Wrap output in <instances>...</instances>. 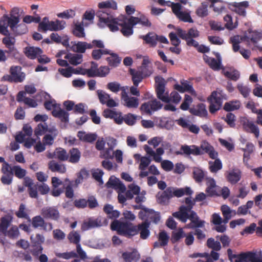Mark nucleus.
Instances as JSON below:
<instances>
[{"label": "nucleus", "mask_w": 262, "mask_h": 262, "mask_svg": "<svg viewBox=\"0 0 262 262\" xmlns=\"http://www.w3.org/2000/svg\"><path fill=\"white\" fill-rule=\"evenodd\" d=\"M149 223L146 221L135 225L128 221L122 222L115 220L111 224V230L117 231L119 235L131 238L139 233L140 238L142 239H146L149 236Z\"/></svg>", "instance_id": "obj_1"}, {"label": "nucleus", "mask_w": 262, "mask_h": 262, "mask_svg": "<svg viewBox=\"0 0 262 262\" xmlns=\"http://www.w3.org/2000/svg\"><path fill=\"white\" fill-rule=\"evenodd\" d=\"M199 31L196 29L192 28L186 31L180 28H177L176 29V32H170L168 36L173 46L180 45L181 40L178 38L179 37L186 41L188 46L194 47L196 48L199 52L202 53L209 52L210 51L209 47L203 45H199L198 42L193 39V38L199 37Z\"/></svg>", "instance_id": "obj_2"}, {"label": "nucleus", "mask_w": 262, "mask_h": 262, "mask_svg": "<svg viewBox=\"0 0 262 262\" xmlns=\"http://www.w3.org/2000/svg\"><path fill=\"white\" fill-rule=\"evenodd\" d=\"M192 205L185 206L184 205L180 206L178 211L173 212L172 216L179 220L182 223H185L188 220L190 222L186 225V228L189 229H198L205 227V222L201 220L197 213L192 210Z\"/></svg>", "instance_id": "obj_3"}, {"label": "nucleus", "mask_w": 262, "mask_h": 262, "mask_svg": "<svg viewBox=\"0 0 262 262\" xmlns=\"http://www.w3.org/2000/svg\"><path fill=\"white\" fill-rule=\"evenodd\" d=\"M156 84L155 90L157 98L162 101L168 103L170 101L173 103L178 104L181 99V97L179 94L173 91L170 93V97L168 92H165V85L166 81L161 76H158L155 78Z\"/></svg>", "instance_id": "obj_4"}, {"label": "nucleus", "mask_w": 262, "mask_h": 262, "mask_svg": "<svg viewBox=\"0 0 262 262\" xmlns=\"http://www.w3.org/2000/svg\"><path fill=\"white\" fill-rule=\"evenodd\" d=\"M96 15L99 18L100 23H104L112 32L119 30L118 26H120L121 24L118 23V19L114 18L109 11H98L96 13Z\"/></svg>", "instance_id": "obj_5"}, {"label": "nucleus", "mask_w": 262, "mask_h": 262, "mask_svg": "<svg viewBox=\"0 0 262 262\" xmlns=\"http://www.w3.org/2000/svg\"><path fill=\"white\" fill-rule=\"evenodd\" d=\"M174 154L176 155L185 156H188L190 155L197 156L204 154V152L201 148V146L199 147L195 145H188L184 144L181 145L180 150L175 151Z\"/></svg>", "instance_id": "obj_6"}, {"label": "nucleus", "mask_w": 262, "mask_h": 262, "mask_svg": "<svg viewBox=\"0 0 262 262\" xmlns=\"http://www.w3.org/2000/svg\"><path fill=\"white\" fill-rule=\"evenodd\" d=\"M163 106V104L156 99H154L148 102H144L140 106V111L142 114L151 115L152 112L160 110Z\"/></svg>", "instance_id": "obj_7"}, {"label": "nucleus", "mask_w": 262, "mask_h": 262, "mask_svg": "<svg viewBox=\"0 0 262 262\" xmlns=\"http://www.w3.org/2000/svg\"><path fill=\"white\" fill-rule=\"evenodd\" d=\"M44 219L43 216L36 215L32 217L30 222H31L32 226L35 229H42L45 231H51L53 229L52 224L46 222Z\"/></svg>", "instance_id": "obj_8"}, {"label": "nucleus", "mask_w": 262, "mask_h": 262, "mask_svg": "<svg viewBox=\"0 0 262 262\" xmlns=\"http://www.w3.org/2000/svg\"><path fill=\"white\" fill-rule=\"evenodd\" d=\"M208 101L210 102L209 110L210 113L214 114L221 108L222 99L218 96L216 91L212 92L211 95L208 98Z\"/></svg>", "instance_id": "obj_9"}, {"label": "nucleus", "mask_w": 262, "mask_h": 262, "mask_svg": "<svg viewBox=\"0 0 262 262\" xmlns=\"http://www.w3.org/2000/svg\"><path fill=\"white\" fill-rule=\"evenodd\" d=\"M41 214L46 219L58 221L60 218L59 210L55 206L42 208L41 210Z\"/></svg>", "instance_id": "obj_10"}, {"label": "nucleus", "mask_w": 262, "mask_h": 262, "mask_svg": "<svg viewBox=\"0 0 262 262\" xmlns=\"http://www.w3.org/2000/svg\"><path fill=\"white\" fill-rule=\"evenodd\" d=\"M24 184L28 188L29 196L31 198L38 199V182L35 183L31 178L26 177L24 178Z\"/></svg>", "instance_id": "obj_11"}, {"label": "nucleus", "mask_w": 262, "mask_h": 262, "mask_svg": "<svg viewBox=\"0 0 262 262\" xmlns=\"http://www.w3.org/2000/svg\"><path fill=\"white\" fill-rule=\"evenodd\" d=\"M257 253L256 251L242 252L238 254L235 262H257L256 260Z\"/></svg>", "instance_id": "obj_12"}, {"label": "nucleus", "mask_w": 262, "mask_h": 262, "mask_svg": "<svg viewBox=\"0 0 262 262\" xmlns=\"http://www.w3.org/2000/svg\"><path fill=\"white\" fill-rule=\"evenodd\" d=\"M242 123L245 131L254 134L256 138L258 137L259 135V128L253 121L247 118H244L242 120Z\"/></svg>", "instance_id": "obj_13"}, {"label": "nucleus", "mask_w": 262, "mask_h": 262, "mask_svg": "<svg viewBox=\"0 0 262 262\" xmlns=\"http://www.w3.org/2000/svg\"><path fill=\"white\" fill-rule=\"evenodd\" d=\"M121 99L124 102V105L128 108H137L139 105V99L134 97H129L125 89L122 88Z\"/></svg>", "instance_id": "obj_14"}, {"label": "nucleus", "mask_w": 262, "mask_h": 262, "mask_svg": "<svg viewBox=\"0 0 262 262\" xmlns=\"http://www.w3.org/2000/svg\"><path fill=\"white\" fill-rule=\"evenodd\" d=\"M158 35L154 32H149L146 35L139 36V38L143 39V44L154 48L158 43Z\"/></svg>", "instance_id": "obj_15"}, {"label": "nucleus", "mask_w": 262, "mask_h": 262, "mask_svg": "<svg viewBox=\"0 0 262 262\" xmlns=\"http://www.w3.org/2000/svg\"><path fill=\"white\" fill-rule=\"evenodd\" d=\"M138 71L145 77H149L152 74L153 68L148 57L144 58Z\"/></svg>", "instance_id": "obj_16"}, {"label": "nucleus", "mask_w": 262, "mask_h": 262, "mask_svg": "<svg viewBox=\"0 0 262 262\" xmlns=\"http://www.w3.org/2000/svg\"><path fill=\"white\" fill-rule=\"evenodd\" d=\"M248 6V2L244 1L241 3H234L233 4H229V8L239 15L245 16L246 14L245 9Z\"/></svg>", "instance_id": "obj_17"}, {"label": "nucleus", "mask_w": 262, "mask_h": 262, "mask_svg": "<svg viewBox=\"0 0 262 262\" xmlns=\"http://www.w3.org/2000/svg\"><path fill=\"white\" fill-rule=\"evenodd\" d=\"M21 68L20 66H12L10 69V73L13 76L15 83L22 82L26 75L24 72H20Z\"/></svg>", "instance_id": "obj_18"}, {"label": "nucleus", "mask_w": 262, "mask_h": 262, "mask_svg": "<svg viewBox=\"0 0 262 262\" xmlns=\"http://www.w3.org/2000/svg\"><path fill=\"white\" fill-rule=\"evenodd\" d=\"M171 190L170 187H169L162 193L159 192L157 196L158 203L162 205H167L169 200L172 198Z\"/></svg>", "instance_id": "obj_19"}, {"label": "nucleus", "mask_w": 262, "mask_h": 262, "mask_svg": "<svg viewBox=\"0 0 262 262\" xmlns=\"http://www.w3.org/2000/svg\"><path fill=\"white\" fill-rule=\"evenodd\" d=\"M103 225V223L100 218L96 219H89L87 221H84L81 225V230L86 231L92 228L100 227Z\"/></svg>", "instance_id": "obj_20"}, {"label": "nucleus", "mask_w": 262, "mask_h": 262, "mask_svg": "<svg viewBox=\"0 0 262 262\" xmlns=\"http://www.w3.org/2000/svg\"><path fill=\"white\" fill-rule=\"evenodd\" d=\"M177 123L182 127L183 128H188L189 131L191 133L197 134L200 131V128L196 125L190 124L188 123V121L186 120L183 118H180L176 120Z\"/></svg>", "instance_id": "obj_21"}, {"label": "nucleus", "mask_w": 262, "mask_h": 262, "mask_svg": "<svg viewBox=\"0 0 262 262\" xmlns=\"http://www.w3.org/2000/svg\"><path fill=\"white\" fill-rule=\"evenodd\" d=\"M201 148L203 152L208 154L209 157L212 159H217L218 153L216 152L214 147L211 145L208 142L206 141H203L201 144Z\"/></svg>", "instance_id": "obj_22"}, {"label": "nucleus", "mask_w": 262, "mask_h": 262, "mask_svg": "<svg viewBox=\"0 0 262 262\" xmlns=\"http://www.w3.org/2000/svg\"><path fill=\"white\" fill-rule=\"evenodd\" d=\"M16 100L19 102H23L29 107H36L37 106V102L34 99L26 97V93L24 91H20L18 93Z\"/></svg>", "instance_id": "obj_23"}, {"label": "nucleus", "mask_w": 262, "mask_h": 262, "mask_svg": "<svg viewBox=\"0 0 262 262\" xmlns=\"http://www.w3.org/2000/svg\"><path fill=\"white\" fill-rule=\"evenodd\" d=\"M48 168L52 172L64 173L67 168L64 164L57 162L55 160L50 161L48 163Z\"/></svg>", "instance_id": "obj_24"}, {"label": "nucleus", "mask_w": 262, "mask_h": 262, "mask_svg": "<svg viewBox=\"0 0 262 262\" xmlns=\"http://www.w3.org/2000/svg\"><path fill=\"white\" fill-rule=\"evenodd\" d=\"M52 115L60 119L63 122L69 121V114L68 112L60 108V105H58L56 109H54L52 112Z\"/></svg>", "instance_id": "obj_25"}, {"label": "nucleus", "mask_w": 262, "mask_h": 262, "mask_svg": "<svg viewBox=\"0 0 262 262\" xmlns=\"http://www.w3.org/2000/svg\"><path fill=\"white\" fill-rule=\"evenodd\" d=\"M189 111L191 114L199 117L205 116L207 114L205 105L203 103H199L195 106L190 107Z\"/></svg>", "instance_id": "obj_26"}, {"label": "nucleus", "mask_w": 262, "mask_h": 262, "mask_svg": "<svg viewBox=\"0 0 262 262\" xmlns=\"http://www.w3.org/2000/svg\"><path fill=\"white\" fill-rule=\"evenodd\" d=\"M122 257L125 262H137L140 259V255L136 250H134L131 252H123Z\"/></svg>", "instance_id": "obj_27"}, {"label": "nucleus", "mask_w": 262, "mask_h": 262, "mask_svg": "<svg viewBox=\"0 0 262 262\" xmlns=\"http://www.w3.org/2000/svg\"><path fill=\"white\" fill-rule=\"evenodd\" d=\"M42 53V50L37 47H29L25 48V54L27 57L31 59H35L38 55Z\"/></svg>", "instance_id": "obj_28"}, {"label": "nucleus", "mask_w": 262, "mask_h": 262, "mask_svg": "<svg viewBox=\"0 0 262 262\" xmlns=\"http://www.w3.org/2000/svg\"><path fill=\"white\" fill-rule=\"evenodd\" d=\"M48 31H58L63 30L66 26V23L64 20L56 19L55 21H51L48 24Z\"/></svg>", "instance_id": "obj_29"}, {"label": "nucleus", "mask_w": 262, "mask_h": 262, "mask_svg": "<svg viewBox=\"0 0 262 262\" xmlns=\"http://www.w3.org/2000/svg\"><path fill=\"white\" fill-rule=\"evenodd\" d=\"M171 188V193L172 197L173 196L180 198L184 195V194L191 195L193 193V191L190 187H186L184 188H175L174 187H170Z\"/></svg>", "instance_id": "obj_30"}, {"label": "nucleus", "mask_w": 262, "mask_h": 262, "mask_svg": "<svg viewBox=\"0 0 262 262\" xmlns=\"http://www.w3.org/2000/svg\"><path fill=\"white\" fill-rule=\"evenodd\" d=\"M206 197L207 195L206 194L203 192H200L196 194L195 198L193 200H192V198L191 196L185 198L184 203L186 204L185 206H189V205H190L193 204V205H192V209L196 202L203 201L206 199Z\"/></svg>", "instance_id": "obj_31"}, {"label": "nucleus", "mask_w": 262, "mask_h": 262, "mask_svg": "<svg viewBox=\"0 0 262 262\" xmlns=\"http://www.w3.org/2000/svg\"><path fill=\"white\" fill-rule=\"evenodd\" d=\"M242 172L239 169H233L227 176V179L232 184L237 183L241 178Z\"/></svg>", "instance_id": "obj_32"}, {"label": "nucleus", "mask_w": 262, "mask_h": 262, "mask_svg": "<svg viewBox=\"0 0 262 262\" xmlns=\"http://www.w3.org/2000/svg\"><path fill=\"white\" fill-rule=\"evenodd\" d=\"M98 7L101 11H109L112 14L111 11L108 9H112L113 10H116L117 9V3L114 0H108L105 2L99 3L98 5Z\"/></svg>", "instance_id": "obj_33"}, {"label": "nucleus", "mask_w": 262, "mask_h": 262, "mask_svg": "<svg viewBox=\"0 0 262 262\" xmlns=\"http://www.w3.org/2000/svg\"><path fill=\"white\" fill-rule=\"evenodd\" d=\"M68 154H69V156L68 161L70 163L75 164L79 161L81 157V152L78 148H71L69 150Z\"/></svg>", "instance_id": "obj_34"}, {"label": "nucleus", "mask_w": 262, "mask_h": 262, "mask_svg": "<svg viewBox=\"0 0 262 262\" xmlns=\"http://www.w3.org/2000/svg\"><path fill=\"white\" fill-rule=\"evenodd\" d=\"M3 19L6 24L7 29L9 26L12 31L14 29V28L19 22V18L17 16H10L9 17L8 15L5 14L3 16Z\"/></svg>", "instance_id": "obj_35"}, {"label": "nucleus", "mask_w": 262, "mask_h": 262, "mask_svg": "<svg viewBox=\"0 0 262 262\" xmlns=\"http://www.w3.org/2000/svg\"><path fill=\"white\" fill-rule=\"evenodd\" d=\"M82 57L81 54L71 53H68L64 56V58L68 59L70 63L74 66L80 64L82 62Z\"/></svg>", "instance_id": "obj_36"}, {"label": "nucleus", "mask_w": 262, "mask_h": 262, "mask_svg": "<svg viewBox=\"0 0 262 262\" xmlns=\"http://www.w3.org/2000/svg\"><path fill=\"white\" fill-rule=\"evenodd\" d=\"M12 221V217L10 215H6L2 217L0 223V232L2 233L7 232L8 228Z\"/></svg>", "instance_id": "obj_37"}, {"label": "nucleus", "mask_w": 262, "mask_h": 262, "mask_svg": "<svg viewBox=\"0 0 262 262\" xmlns=\"http://www.w3.org/2000/svg\"><path fill=\"white\" fill-rule=\"evenodd\" d=\"M77 136L79 140L89 143H92L97 139V135L96 134H85L81 131L78 132Z\"/></svg>", "instance_id": "obj_38"}, {"label": "nucleus", "mask_w": 262, "mask_h": 262, "mask_svg": "<svg viewBox=\"0 0 262 262\" xmlns=\"http://www.w3.org/2000/svg\"><path fill=\"white\" fill-rule=\"evenodd\" d=\"M5 36L6 37L3 38L2 42L5 45L6 47L9 49L8 51L6 52L8 53L12 52L14 49L15 39L14 37L10 36L9 33V35Z\"/></svg>", "instance_id": "obj_39"}, {"label": "nucleus", "mask_w": 262, "mask_h": 262, "mask_svg": "<svg viewBox=\"0 0 262 262\" xmlns=\"http://www.w3.org/2000/svg\"><path fill=\"white\" fill-rule=\"evenodd\" d=\"M15 215L18 218L25 219L29 222L31 221L28 213V209L26 205L23 203L20 204L18 210L15 212Z\"/></svg>", "instance_id": "obj_40"}, {"label": "nucleus", "mask_w": 262, "mask_h": 262, "mask_svg": "<svg viewBox=\"0 0 262 262\" xmlns=\"http://www.w3.org/2000/svg\"><path fill=\"white\" fill-rule=\"evenodd\" d=\"M129 73L132 76L134 85L138 86L139 83L142 81L145 77L138 70L136 71L134 69H130Z\"/></svg>", "instance_id": "obj_41"}, {"label": "nucleus", "mask_w": 262, "mask_h": 262, "mask_svg": "<svg viewBox=\"0 0 262 262\" xmlns=\"http://www.w3.org/2000/svg\"><path fill=\"white\" fill-rule=\"evenodd\" d=\"M72 33L73 35L76 37L79 38L84 37L85 35V34L84 32L83 23L80 24H75L73 27Z\"/></svg>", "instance_id": "obj_42"}, {"label": "nucleus", "mask_w": 262, "mask_h": 262, "mask_svg": "<svg viewBox=\"0 0 262 262\" xmlns=\"http://www.w3.org/2000/svg\"><path fill=\"white\" fill-rule=\"evenodd\" d=\"M69 154L62 148H57L54 152V157L60 161H66L69 159Z\"/></svg>", "instance_id": "obj_43"}, {"label": "nucleus", "mask_w": 262, "mask_h": 262, "mask_svg": "<svg viewBox=\"0 0 262 262\" xmlns=\"http://www.w3.org/2000/svg\"><path fill=\"white\" fill-rule=\"evenodd\" d=\"M221 210L224 217L223 223L226 224L231 219L232 211L231 210L230 208L226 205H222Z\"/></svg>", "instance_id": "obj_44"}, {"label": "nucleus", "mask_w": 262, "mask_h": 262, "mask_svg": "<svg viewBox=\"0 0 262 262\" xmlns=\"http://www.w3.org/2000/svg\"><path fill=\"white\" fill-rule=\"evenodd\" d=\"M108 183H110L115 189H119V190L121 192H124L126 190L125 186L119 179L115 178L113 179L111 177L110 178Z\"/></svg>", "instance_id": "obj_45"}, {"label": "nucleus", "mask_w": 262, "mask_h": 262, "mask_svg": "<svg viewBox=\"0 0 262 262\" xmlns=\"http://www.w3.org/2000/svg\"><path fill=\"white\" fill-rule=\"evenodd\" d=\"M241 107V103L238 101H231L226 102L224 110L227 112H231L238 110Z\"/></svg>", "instance_id": "obj_46"}, {"label": "nucleus", "mask_w": 262, "mask_h": 262, "mask_svg": "<svg viewBox=\"0 0 262 262\" xmlns=\"http://www.w3.org/2000/svg\"><path fill=\"white\" fill-rule=\"evenodd\" d=\"M110 57L106 58V60L108 62L109 66L111 67H117L121 61V58L115 53H110Z\"/></svg>", "instance_id": "obj_47"}, {"label": "nucleus", "mask_w": 262, "mask_h": 262, "mask_svg": "<svg viewBox=\"0 0 262 262\" xmlns=\"http://www.w3.org/2000/svg\"><path fill=\"white\" fill-rule=\"evenodd\" d=\"M242 41H244L243 37H241L239 35H235L230 38L229 42L232 44L234 52L239 51L241 49L239 43Z\"/></svg>", "instance_id": "obj_48"}, {"label": "nucleus", "mask_w": 262, "mask_h": 262, "mask_svg": "<svg viewBox=\"0 0 262 262\" xmlns=\"http://www.w3.org/2000/svg\"><path fill=\"white\" fill-rule=\"evenodd\" d=\"M204 59L212 69L219 70L220 69V61H217L215 58L205 56Z\"/></svg>", "instance_id": "obj_49"}, {"label": "nucleus", "mask_w": 262, "mask_h": 262, "mask_svg": "<svg viewBox=\"0 0 262 262\" xmlns=\"http://www.w3.org/2000/svg\"><path fill=\"white\" fill-rule=\"evenodd\" d=\"M209 169L211 172L215 173L222 168V163L219 159H216L214 161L209 162Z\"/></svg>", "instance_id": "obj_50"}, {"label": "nucleus", "mask_w": 262, "mask_h": 262, "mask_svg": "<svg viewBox=\"0 0 262 262\" xmlns=\"http://www.w3.org/2000/svg\"><path fill=\"white\" fill-rule=\"evenodd\" d=\"M206 245L209 248L212 249V251H218L221 249L220 243L218 241H215L213 238H208Z\"/></svg>", "instance_id": "obj_51"}, {"label": "nucleus", "mask_w": 262, "mask_h": 262, "mask_svg": "<svg viewBox=\"0 0 262 262\" xmlns=\"http://www.w3.org/2000/svg\"><path fill=\"white\" fill-rule=\"evenodd\" d=\"M110 54V50L107 49H96L93 50L92 52V57L95 60H99L101 58L103 55H107Z\"/></svg>", "instance_id": "obj_52"}, {"label": "nucleus", "mask_w": 262, "mask_h": 262, "mask_svg": "<svg viewBox=\"0 0 262 262\" xmlns=\"http://www.w3.org/2000/svg\"><path fill=\"white\" fill-rule=\"evenodd\" d=\"M185 233L182 228L179 229L177 232H172L170 241L172 244L178 242L181 238L185 237Z\"/></svg>", "instance_id": "obj_53"}, {"label": "nucleus", "mask_w": 262, "mask_h": 262, "mask_svg": "<svg viewBox=\"0 0 262 262\" xmlns=\"http://www.w3.org/2000/svg\"><path fill=\"white\" fill-rule=\"evenodd\" d=\"M235 116L232 113H228L225 117H222V119L227 123V124L232 128L235 127Z\"/></svg>", "instance_id": "obj_54"}, {"label": "nucleus", "mask_w": 262, "mask_h": 262, "mask_svg": "<svg viewBox=\"0 0 262 262\" xmlns=\"http://www.w3.org/2000/svg\"><path fill=\"white\" fill-rule=\"evenodd\" d=\"M122 27L121 33L124 36L128 37L133 34V28L127 23H123L120 25Z\"/></svg>", "instance_id": "obj_55"}, {"label": "nucleus", "mask_w": 262, "mask_h": 262, "mask_svg": "<svg viewBox=\"0 0 262 262\" xmlns=\"http://www.w3.org/2000/svg\"><path fill=\"white\" fill-rule=\"evenodd\" d=\"M68 238L71 243L76 244H79L80 235L77 231H73L70 232Z\"/></svg>", "instance_id": "obj_56"}, {"label": "nucleus", "mask_w": 262, "mask_h": 262, "mask_svg": "<svg viewBox=\"0 0 262 262\" xmlns=\"http://www.w3.org/2000/svg\"><path fill=\"white\" fill-rule=\"evenodd\" d=\"M51 21H49L48 17H45L42 18L41 21H39L38 23V31L46 33L48 31L47 28L48 27V24L50 23Z\"/></svg>", "instance_id": "obj_57"}, {"label": "nucleus", "mask_w": 262, "mask_h": 262, "mask_svg": "<svg viewBox=\"0 0 262 262\" xmlns=\"http://www.w3.org/2000/svg\"><path fill=\"white\" fill-rule=\"evenodd\" d=\"M193 177L196 182H201L204 177L203 171L199 168H194L193 170Z\"/></svg>", "instance_id": "obj_58"}, {"label": "nucleus", "mask_w": 262, "mask_h": 262, "mask_svg": "<svg viewBox=\"0 0 262 262\" xmlns=\"http://www.w3.org/2000/svg\"><path fill=\"white\" fill-rule=\"evenodd\" d=\"M14 256L18 257L26 261L31 262L32 261V257L31 256L30 254L28 252H25L22 251L19 252L18 251H15L14 252Z\"/></svg>", "instance_id": "obj_59"}, {"label": "nucleus", "mask_w": 262, "mask_h": 262, "mask_svg": "<svg viewBox=\"0 0 262 262\" xmlns=\"http://www.w3.org/2000/svg\"><path fill=\"white\" fill-rule=\"evenodd\" d=\"M48 130V125L46 123H39L37 125L34 130V134L36 136L44 134Z\"/></svg>", "instance_id": "obj_60"}, {"label": "nucleus", "mask_w": 262, "mask_h": 262, "mask_svg": "<svg viewBox=\"0 0 262 262\" xmlns=\"http://www.w3.org/2000/svg\"><path fill=\"white\" fill-rule=\"evenodd\" d=\"M169 237L165 231H162L159 234L158 240L161 243V246L164 247L168 243Z\"/></svg>", "instance_id": "obj_61"}, {"label": "nucleus", "mask_w": 262, "mask_h": 262, "mask_svg": "<svg viewBox=\"0 0 262 262\" xmlns=\"http://www.w3.org/2000/svg\"><path fill=\"white\" fill-rule=\"evenodd\" d=\"M5 236H7L11 238H15L19 235V230L16 226H12L8 231L3 233Z\"/></svg>", "instance_id": "obj_62"}, {"label": "nucleus", "mask_w": 262, "mask_h": 262, "mask_svg": "<svg viewBox=\"0 0 262 262\" xmlns=\"http://www.w3.org/2000/svg\"><path fill=\"white\" fill-rule=\"evenodd\" d=\"M75 15V11L72 9H68L62 12L57 14V16L59 18L69 19L73 18Z\"/></svg>", "instance_id": "obj_63"}, {"label": "nucleus", "mask_w": 262, "mask_h": 262, "mask_svg": "<svg viewBox=\"0 0 262 262\" xmlns=\"http://www.w3.org/2000/svg\"><path fill=\"white\" fill-rule=\"evenodd\" d=\"M16 35H21L26 33L28 32V28L25 24L22 23L17 25L12 30Z\"/></svg>", "instance_id": "obj_64"}]
</instances>
